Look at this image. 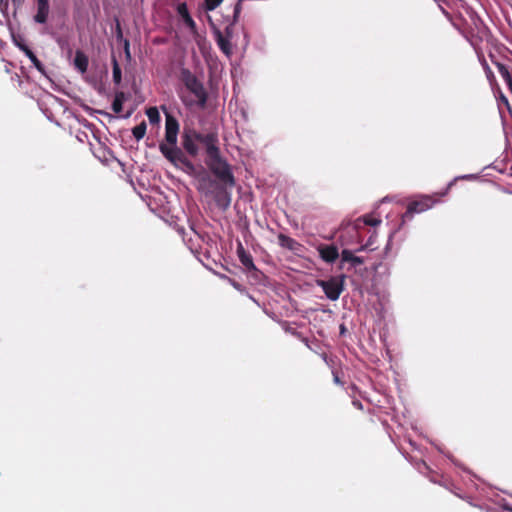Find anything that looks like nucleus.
Returning a JSON list of instances; mask_svg holds the SVG:
<instances>
[{"instance_id": "nucleus-16", "label": "nucleus", "mask_w": 512, "mask_h": 512, "mask_svg": "<svg viewBox=\"0 0 512 512\" xmlns=\"http://www.w3.org/2000/svg\"><path fill=\"white\" fill-rule=\"evenodd\" d=\"M497 68H498L500 75L503 77L506 84L508 85L509 89L512 91V77H511L510 72L508 71L507 67L503 64L497 63Z\"/></svg>"}, {"instance_id": "nucleus-2", "label": "nucleus", "mask_w": 512, "mask_h": 512, "mask_svg": "<svg viewBox=\"0 0 512 512\" xmlns=\"http://www.w3.org/2000/svg\"><path fill=\"white\" fill-rule=\"evenodd\" d=\"M183 81L187 89L198 99V104L204 107L207 101V94L202 83L189 71L183 72Z\"/></svg>"}, {"instance_id": "nucleus-19", "label": "nucleus", "mask_w": 512, "mask_h": 512, "mask_svg": "<svg viewBox=\"0 0 512 512\" xmlns=\"http://www.w3.org/2000/svg\"><path fill=\"white\" fill-rule=\"evenodd\" d=\"M146 114L150 123L155 124L160 121V113L156 106L148 108Z\"/></svg>"}, {"instance_id": "nucleus-30", "label": "nucleus", "mask_w": 512, "mask_h": 512, "mask_svg": "<svg viewBox=\"0 0 512 512\" xmlns=\"http://www.w3.org/2000/svg\"><path fill=\"white\" fill-rule=\"evenodd\" d=\"M187 16H190L189 15V12H187L186 14H184L183 16H181L183 18V20L185 21L187 19Z\"/></svg>"}, {"instance_id": "nucleus-26", "label": "nucleus", "mask_w": 512, "mask_h": 512, "mask_svg": "<svg viewBox=\"0 0 512 512\" xmlns=\"http://www.w3.org/2000/svg\"><path fill=\"white\" fill-rule=\"evenodd\" d=\"M178 13L183 16L188 12L187 6L185 3H180L177 7Z\"/></svg>"}, {"instance_id": "nucleus-15", "label": "nucleus", "mask_w": 512, "mask_h": 512, "mask_svg": "<svg viewBox=\"0 0 512 512\" xmlns=\"http://www.w3.org/2000/svg\"><path fill=\"white\" fill-rule=\"evenodd\" d=\"M112 65L113 81L115 84H120L122 80L121 68L115 56L112 57Z\"/></svg>"}, {"instance_id": "nucleus-24", "label": "nucleus", "mask_w": 512, "mask_h": 512, "mask_svg": "<svg viewBox=\"0 0 512 512\" xmlns=\"http://www.w3.org/2000/svg\"><path fill=\"white\" fill-rule=\"evenodd\" d=\"M184 22L193 33L196 32V24L194 20L191 18V16H187V19Z\"/></svg>"}, {"instance_id": "nucleus-28", "label": "nucleus", "mask_w": 512, "mask_h": 512, "mask_svg": "<svg viewBox=\"0 0 512 512\" xmlns=\"http://www.w3.org/2000/svg\"><path fill=\"white\" fill-rule=\"evenodd\" d=\"M124 48H125V53H126L127 57H130L129 41L128 40H124Z\"/></svg>"}, {"instance_id": "nucleus-27", "label": "nucleus", "mask_w": 512, "mask_h": 512, "mask_svg": "<svg viewBox=\"0 0 512 512\" xmlns=\"http://www.w3.org/2000/svg\"><path fill=\"white\" fill-rule=\"evenodd\" d=\"M116 37L118 40H122L123 39V33H122V29H121V26H120V23L117 22L116 24Z\"/></svg>"}, {"instance_id": "nucleus-1", "label": "nucleus", "mask_w": 512, "mask_h": 512, "mask_svg": "<svg viewBox=\"0 0 512 512\" xmlns=\"http://www.w3.org/2000/svg\"><path fill=\"white\" fill-rule=\"evenodd\" d=\"M207 164L216 177L225 185L233 187L235 179L232 175L230 166L217 153L215 157H209Z\"/></svg>"}, {"instance_id": "nucleus-18", "label": "nucleus", "mask_w": 512, "mask_h": 512, "mask_svg": "<svg viewBox=\"0 0 512 512\" xmlns=\"http://www.w3.org/2000/svg\"><path fill=\"white\" fill-rule=\"evenodd\" d=\"M146 128H147V126H146L145 121H142L139 125L135 126L132 129V134L136 140H140L145 136Z\"/></svg>"}, {"instance_id": "nucleus-12", "label": "nucleus", "mask_w": 512, "mask_h": 512, "mask_svg": "<svg viewBox=\"0 0 512 512\" xmlns=\"http://www.w3.org/2000/svg\"><path fill=\"white\" fill-rule=\"evenodd\" d=\"M321 257L327 262H334L339 254L335 246H324L320 248Z\"/></svg>"}, {"instance_id": "nucleus-10", "label": "nucleus", "mask_w": 512, "mask_h": 512, "mask_svg": "<svg viewBox=\"0 0 512 512\" xmlns=\"http://www.w3.org/2000/svg\"><path fill=\"white\" fill-rule=\"evenodd\" d=\"M215 36L220 49L225 53V55L230 56L232 53L230 40L224 37L220 30L215 31Z\"/></svg>"}, {"instance_id": "nucleus-22", "label": "nucleus", "mask_w": 512, "mask_h": 512, "mask_svg": "<svg viewBox=\"0 0 512 512\" xmlns=\"http://www.w3.org/2000/svg\"><path fill=\"white\" fill-rule=\"evenodd\" d=\"M278 239H279L280 244L283 247L292 248V245L294 244V241L290 237H288L284 234H280L278 236Z\"/></svg>"}, {"instance_id": "nucleus-3", "label": "nucleus", "mask_w": 512, "mask_h": 512, "mask_svg": "<svg viewBox=\"0 0 512 512\" xmlns=\"http://www.w3.org/2000/svg\"><path fill=\"white\" fill-rule=\"evenodd\" d=\"M162 154L175 166L192 169L191 163L187 160L184 153L179 148H165L162 145Z\"/></svg>"}, {"instance_id": "nucleus-6", "label": "nucleus", "mask_w": 512, "mask_h": 512, "mask_svg": "<svg viewBox=\"0 0 512 512\" xmlns=\"http://www.w3.org/2000/svg\"><path fill=\"white\" fill-rule=\"evenodd\" d=\"M196 139L206 147V152L209 157H215L219 153V149L216 146L217 138L214 134L196 135Z\"/></svg>"}, {"instance_id": "nucleus-4", "label": "nucleus", "mask_w": 512, "mask_h": 512, "mask_svg": "<svg viewBox=\"0 0 512 512\" xmlns=\"http://www.w3.org/2000/svg\"><path fill=\"white\" fill-rule=\"evenodd\" d=\"M343 279L344 276H341V280L336 278H332L328 281L320 280L318 281V284L323 288L326 296L329 299L337 300L343 289Z\"/></svg>"}, {"instance_id": "nucleus-20", "label": "nucleus", "mask_w": 512, "mask_h": 512, "mask_svg": "<svg viewBox=\"0 0 512 512\" xmlns=\"http://www.w3.org/2000/svg\"><path fill=\"white\" fill-rule=\"evenodd\" d=\"M424 210V206L421 205L419 202H412L409 204L406 213L404 214L405 217H411L413 213L415 212H421Z\"/></svg>"}, {"instance_id": "nucleus-32", "label": "nucleus", "mask_w": 512, "mask_h": 512, "mask_svg": "<svg viewBox=\"0 0 512 512\" xmlns=\"http://www.w3.org/2000/svg\"><path fill=\"white\" fill-rule=\"evenodd\" d=\"M14 3L17 1V0H12Z\"/></svg>"}, {"instance_id": "nucleus-9", "label": "nucleus", "mask_w": 512, "mask_h": 512, "mask_svg": "<svg viewBox=\"0 0 512 512\" xmlns=\"http://www.w3.org/2000/svg\"><path fill=\"white\" fill-rule=\"evenodd\" d=\"M88 65H89V60H88V57L86 56V54L84 52H82L81 50H77L75 52V57H74L75 68L80 73L84 74L87 72Z\"/></svg>"}, {"instance_id": "nucleus-8", "label": "nucleus", "mask_w": 512, "mask_h": 512, "mask_svg": "<svg viewBox=\"0 0 512 512\" xmlns=\"http://www.w3.org/2000/svg\"><path fill=\"white\" fill-rule=\"evenodd\" d=\"M17 47L25 53V55L30 59L34 67L42 74H45V67L42 62L37 58L34 52L24 43L16 42Z\"/></svg>"}, {"instance_id": "nucleus-21", "label": "nucleus", "mask_w": 512, "mask_h": 512, "mask_svg": "<svg viewBox=\"0 0 512 512\" xmlns=\"http://www.w3.org/2000/svg\"><path fill=\"white\" fill-rule=\"evenodd\" d=\"M184 147L191 155H195L197 153V147L189 137L185 138Z\"/></svg>"}, {"instance_id": "nucleus-7", "label": "nucleus", "mask_w": 512, "mask_h": 512, "mask_svg": "<svg viewBox=\"0 0 512 512\" xmlns=\"http://www.w3.org/2000/svg\"><path fill=\"white\" fill-rule=\"evenodd\" d=\"M37 13L34 15V21L38 24H45L47 22L50 6L49 0H36Z\"/></svg>"}, {"instance_id": "nucleus-17", "label": "nucleus", "mask_w": 512, "mask_h": 512, "mask_svg": "<svg viewBox=\"0 0 512 512\" xmlns=\"http://www.w3.org/2000/svg\"><path fill=\"white\" fill-rule=\"evenodd\" d=\"M238 254H239L240 261L244 266H246L249 269L254 268L251 257L245 253L243 247H241V246L239 247Z\"/></svg>"}, {"instance_id": "nucleus-31", "label": "nucleus", "mask_w": 512, "mask_h": 512, "mask_svg": "<svg viewBox=\"0 0 512 512\" xmlns=\"http://www.w3.org/2000/svg\"><path fill=\"white\" fill-rule=\"evenodd\" d=\"M153 190L155 191V193H156V194H159V193H160V192L158 191V188H157V187H155Z\"/></svg>"}, {"instance_id": "nucleus-25", "label": "nucleus", "mask_w": 512, "mask_h": 512, "mask_svg": "<svg viewBox=\"0 0 512 512\" xmlns=\"http://www.w3.org/2000/svg\"><path fill=\"white\" fill-rule=\"evenodd\" d=\"M364 222H365V224L370 225V226H377V225H379L380 220L366 217V218H364Z\"/></svg>"}, {"instance_id": "nucleus-14", "label": "nucleus", "mask_w": 512, "mask_h": 512, "mask_svg": "<svg viewBox=\"0 0 512 512\" xmlns=\"http://www.w3.org/2000/svg\"><path fill=\"white\" fill-rule=\"evenodd\" d=\"M126 97L124 92H117L115 94V98L112 102V110L116 114H120L122 112L123 108V102L125 101Z\"/></svg>"}, {"instance_id": "nucleus-11", "label": "nucleus", "mask_w": 512, "mask_h": 512, "mask_svg": "<svg viewBox=\"0 0 512 512\" xmlns=\"http://www.w3.org/2000/svg\"><path fill=\"white\" fill-rule=\"evenodd\" d=\"M230 194L225 189H220L215 194V202L218 207L223 210H226L230 205Z\"/></svg>"}, {"instance_id": "nucleus-23", "label": "nucleus", "mask_w": 512, "mask_h": 512, "mask_svg": "<svg viewBox=\"0 0 512 512\" xmlns=\"http://www.w3.org/2000/svg\"><path fill=\"white\" fill-rule=\"evenodd\" d=\"M222 1L223 0H204L205 9L208 11L214 10Z\"/></svg>"}, {"instance_id": "nucleus-5", "label": "nucleus", "mask_w": 512, "mask_h": 512, "mask_svg": "<svg viewBox=\"0 0 512 512\" xmlns=\"http://www.w3.org/2000/svg\"><path fill=\"white\" fill-rule=\"evenodd\" d=\"M166 122H165V139L170 145H176L177 134L179 132L178 121L168 112L165 111Z\"/></svg>"}, {"instance_id": "nucleus-13", "label": "nucleus", "mask_w": 512, "mask_h": 512, "mask_svg": "<svg viewBox=\"0 0 512 512\" xmlns=\"http://www.w3.org/2000/svg\"><path fill=\"white\" fill-rule=\"evenodd\" d=\"M341 261L342 262H350L352 266H357L363 264L364 260L360 257L353 255L350 250H343L341 253Z\"/></svg>"}, {"instance_id": "nucleus-29", "label": "nucleus", "mask_w": 512, "mask_h": 512, "mask_svg": "<svg viewBox=\"0 0 512 512\" xmlns=\"http://www.w3.org/2000/svg\"><path fill=\"white\" fill-rule=\"evenodd\" d=\"M148 206L150 207L151 211H153V212H156V210H157V208H158V207H155V208H154V207H152V206H151V203H148Z\"/></svg>"}]
</instances>
